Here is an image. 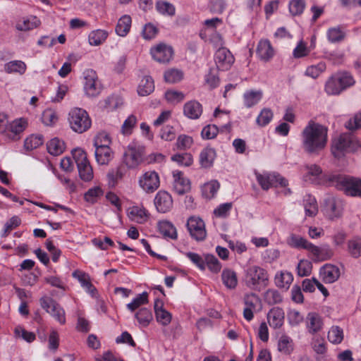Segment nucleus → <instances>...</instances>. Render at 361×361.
Listing matches in <instances>:
<instances>
[{
	"label": "nucleus",
	"instance_id": "obj_1",
	"mask_svg": "<svg viewBox=\"0 0 361 361\" xmlns=\"http://www.w3.org/2000/svg\"><path fill=\"white\" fill-rule=\"evenodd\" d=\"M327 133V128L310 121L301 134L304 151L310 154H319L326 145Z\"/></svg>",
	"mask_w": 361,
	"mask_h": 361
},
{
	"label": "nucleus",
	"instance_id": "obj_2",
	"mask_svg": "<svg viewBox=\"0 0 361 361\" xmlns=\"http://www.w3.org/2000/svg\"><path fill=\"white\" fill-rule=\"evenodd\" d=\"M324 182L329 186L344 191L351 197H357L361 190V179L346 175L329 174L324 176Z\"/></svg>",
	"mask_w": 361,
	"mask_h": 361
},
{
	"label": "nucleus",
	"instance_id": "obj_3",
	"mask_svg": "<svg viewBox=\"0 0 361 361\" xmlns=\"http://www.w3.org/2000/svg\"><path fill=\"white\" fill-rule=\"evenodd\" d=\"M360 147L361 145L355 137L343 133L332 140L331 151L335 158L340 159L348 153L357 152Z\"/></svg>",
	"mask_w": 361,
	"mask_h": 361
},
{
	"label": "nucleus",
	"instance_id": "obj_4",
	"mask_svg": "<svg viewBox=\"0 0 361 361\" xmlns=\"http://www.w3.org/2000/svg\"><path fill=\"white\" fill-rule=\"evenodd\" d=\"M243 282L250 289L260 291L267 286L269 275L263 268L256 265L250 266L245 271Z\"/></svg>",
	"mask_w": 361,
	"mask_h": 361
},
{
	"label": "nucleus",
	"instance_id": "obj_5",
	"mask_svg": "<svg viewBox=\"0 0 361 361\" xmlns=\"http://www.w3.org/2000/svg\"><path fill=\"white\" fill-rule=\"evenodd\" d=\"M71 128L75 133H82L87 131L92 125V121L87 112L78 107L71 109L68 117Z\"/></svg>",
	"mask_w": 361,
	"mask_h": 361
},
{
	"label": "nucleus",
	"instance_id": "obj_6",
	"mask_svg": "<svg viewBox=\"0 0 361 361\" xmlns=\"http://www.w3.org/2000/svg\"><path fill=\"white\" fill-rule=\"evenodd\" d=\"M39 303L42 308L60 324H66V312L64 309L52 298L43 296L39 299Z\"/></svg>",
	"mask_w": 361,
	"mask_h": 361
},
{
	"label": "nucleus",
	"instance_id": "obj_7",
	"mask_svg": "<svg viewBox=\"0 0 361 361\" xmlns=\"http://www.w3.org/2000/svg\"><path fill=\"white\" fill-rule=\"evenodd\" d=\"M83 88L85 93L88 97H97L102 90V85L99 80L97 74L93 69L89 68L84 71Z\"/></svg>",
	"mask_w": 361,
	"mask_h": 361
},
{
	"label": "nucleus",
	"instance_id": "obj_8",
	"mask_svg": "<svg viewBox=\"0 0 361 361\" xmlns=\"http://www.w3.org/2000/svg\"><path fill=\"white\" fill-rule=\"evenodd\" d=\"M144 147L135 143L130 144L123 154V162L129 169H135L144 159Z\"/></svg>",
	"mask_w": 361,
	"mask_h": 361
},
{
	"label": "nucleus",
	"instance_id": "obj_9",
	"mask_svg": "<svg viewBox=\"0 0 361 361\" xmlns=\"http://www.w3.org/2000/svg\"><path fill=\"white\" fill-rule=\"evenodd\" d=\"M187 228L191 237L197 241L204 240L207 235L204 221L199 217L190 216L187 221Z\"/></svg>",
	"mask_w": 361,
	"mask_h": 361
},
{
	"label": "nucleus",
	"instance_id": "obj_10",
	"mask_svg": "<svg viewBox=\"0 0 361 361\" xmlns=\"http://www.w3.org/2000/svg\"><path fill=\"white\" fill-rule=\"evenodd\" d=\"M256 179L263 190H268L275 183H279L281 186H286L288 180L279 174L255 172Z\"/></svg>",
	"mask_w": 361,
	"mask_h": 361
},
{
	"label": "nucleus",
	"instance_id": "obj_11",
	"mask_svg": "<svg viewBox=\"0 0 361 361\" xmlns=\"http://www.w3.org/2000/svg\"><path fill=\"white\" fill-rule=\"evenodd\" d=\"M139 185L147 193L157 190L160 185L159 176L154 171H149L142 174L139 178Z\"/></svg>",
	"mask_w": 361,
	"mask_h": 361
},
{
	"label": "nucleus",
	"instance_id": "obj_12",
	"mask_svg": "<svg viewBox=\"0 0 361 361\" xmlns=\"http://www.w3.org/2000/svg\"><path fill=\"white\" fill-rule=\"evenodd\" d=\"M214 61L217 68L221 71H226L231 68L235 59L231 52L225 47L217 49L214 55Z\"/></svg>",
	"mask_w": 361,
	"mask_h": 361
},
{
	"label": "nucleus",
	"instance_id": "obj_13",
	"mask_svg": "<svg viewBox=\"0 0 361 361\" xmlns=\"http://www.w3.org/2000/svg\"><path fill=\"white\" fill-rule=\"evenodd\" d=\"M152 58L159 63H167L173 56V49L171 47L161 43L150 49Z\"/></svg>",
	"mask_w": 361,
	"mask_h": 361
},
{
	"label": "nucleus",
	"instance_id": "obj_14",
	"mask_svg": "<svg viewBox=\"0 0 361 361\" xmlns=\"http://www.w3.org/2000/svg\"><path fill=\"white\" fill-rule=\"evenodd\" d=\"M309 252L313 259L316 261L329 260L334 255V250L326 243L322 244L321 246H317L312 243Z\"/></svg>",
	"mask_w": 361,
	"mask_h": 361
},
{
	"label": "nucleus",
	"instance_id": "obj_15",
	"mask_svg": "<svg viewBox=\"0 0 361 361\" xmlns=\"http://www.w3.org/2000/svg\"><path fill=\"white\" fill-rule=\"evenodd\" d=\"M154 202L157 210L160 213L168 212L173 207L172 197L165 190H160L157 193Z\"/></svg>",
	"mask_w": 361,
	"mask_h": 361
},
{
	"label": "nucleus",
	"instance_id": "obj_16",
	"mask_svg": "<svg viewBox=\"0 0 361 361\" xmlns=\"http://www.w3.org/2000/svg\"><path fill=\"white\" fill-rule=\"evenodd\" d=\"M244 304L243 317L247 321H251L254 317V311L260 304V299L255 293L247 294L244 298Z\"/></svg>",
	"mask_w": 361,
	"mask_h": 361
},
{
	"label": "nucleus",
	"instance_id": "obj_17",
	"mask_svg": "<svg viewBox=\"0 0 361 361\" xmlns=\"http://www.w3.org/2000/svg\"><path fill=\"white\" fill-rule=\"evenodd\" d=\"M154 310L157 322L162 326H168L172 319L171 314L164 308V302L157 298L154 302Z\"/></svg>",
	"mask_w": 361,
	"mask_h": 361
},
{
	"label": "nucleus",
	"instance_id": "obj_18",
	"mask_svg": "<svg viewBox=\"0 0 361 361\" xmlns=\"http://www.w3.org/2000/svg\"><path fill=\"white\" fill-rule=\"evenodd\" d=\"M305 322L307 332L312 335L319 332L323 329L322 318L316 312L308 313Z\"/></svg>",
	"mask_w": 361,
	"mask_h": 361
},
{
	"label": "nucleus",
	"instance_id": "obj_19",
	"mask_svg": "<svg viewBox=\"0 0 361 361\" xmlns=\"http://www.w3.org/2000/svg\"><path fill=\"white\" fill-rule=\"evenodd\" d=\"M173 189L178 195H183L190 190L189 179L183 176V173L178 170L173 171Z\"/></svg>",
	"mask_w": 361,
	"mask_h": 361
},
{
	"label": "nucleus",
	"instance_id": "obj_20",
	"mask_svg": "<svg viewBox=\"0 0 361 361\" xmlns=\"http://www.w3.org/2000/svg\"><path fill=\"white\" fill-rule=\"evenodd\" d=\"M319 275L324 283H332L338 279L340 269L335 265L326 264L320 269Z\"/></svg>",
	"mask_w": 361,
	"mask_h": 361
},
{
	"label": "nucleus",
	"instance_id": "obj_21",
	"mask_svg": "<svg viewBox=\"0 0 361 361\" xmlns=\"http://www.w3.org/2000/svg\"><path fill=\"white\" fill-rule=\"evenodd\" d=\"M263 97L262 90H247L243 94V103L245 108L251 109L257 105Z\"/></svg>",
	"mask_w": 361,
	"mask_h": 361
},
{
	"label": "nucleus",
	"instance_id": "obj_22",
	"mask_svg": "<svg viewBox=\"0 0 361 361\" xmlns=\"http://www.w3.org/2000/svg\"><path fill=\"white\" fill-rule=\"evenodd\" d=\"M284 311L279 307L271 308L267 313L268 323L274 329L281 328L284 323Z\"/></svg>",
	"mask_w": 361,
	"mask_h": 361
},
{
	"label": "nucleus",
	"instance_id": "obj_23",
	"mask_svg": "<svg viewBox=\"0 0 361 361\" xmlns=\"http://www.w3.org/2000/svg\"><path fill=\"white\" fill-rule=\"evenodd\" d=\"M202 112V105L197 100L188 101L183 106V114L190 119H198Z\"/></svg>",
	"mask_w": 361,
	"mask_h": 361
},
{
	"label": "nucleus",
	"instance_id": "obj_24",
	"mask_svg": "<svg viewBox=\"0 0 361 361\" xmlns=\"http://www.w3.org/2000/svg\"><path fill=\"white\" fill-rule=\"evenodd\" d=\"M72 276L73 278L78 280L81 286L92 297H96L97 290L90 281V278L86 273L75 270L73 272Z\"/></svg>",
	"mask_w": 361,
	"mask_h": 361
},
{
	"label": "nucleus",
	"instance_id": "obj_25",
	"mask_svg": "<svg viewBox=\"0 0 361 361\" xmlns=\"http://www.w3.org/2000/svg\"><path fill=\"white\" fill-rule=\"evenodd\" d=\"M303 180L313 184H319V177L322 175V170L321 167L317 164H306L304 166Z\"/></svg>",
	"mask_w": 361,
	"mask_h": 361
},
{
	"label": "nucleus",
	"instance_id": "obj_26",
	"mask_svg": "<svg viewBox=\"0 0 361 361\" xmlns=\"http://www.w3.org/2000/svg\"><path fill=\"white\" fill-rule=\"evenodd\" d=\"M275 51L268 39L259 41L257 48V54L260 60L267 62L274 56Z\"/></svg>",
	"mask_w": 361,
	"mask_h": 361
},
{
	"label": "nucleus",
	"instance_id": "obj_27",
	"mask_svg": "<svg viewBox=\"0 0 361 361\" xmlns=\"http://www.w3.org/2000/svg\"><path fill=\"white\" fill-rule=\"evenodd\" d=\"M287 243L291 247L298 250L303 249L308 252L312 245V243L308 241L306 238L295 233H291L289 235L287 239Z\"/></svg>",
	"mask_w": 361,
	"mask_h": 361
},
{
	"label": "nucleus",
	"instance_id": "obj_28",
	"mask_svg": "<svg viewBox=\"0 0 361 361\" xmlns=\"http://www.w3.org/2000/svg\"><path fill=\"white\" fill-rule=\"evenodd\" d=\"M39 25L40 20L36 16H30L19 20L16 27L20 31H29L37 27Z\"/></svg>",
	"mask_w": 361,
	"mask_h": 361
},
{
	"label": "nucleus",
	"instance_id": "obj_29",
	"mask_svg": "<svg viewBox=\"0 0 361 361\" xmlns=\"http://www.w3.org/2000/svg\"><path fill=\"white\" fill-rule=\"evenodd\" d=\"M27 69V66L23 61L13 60L7 62L4 66V70L8 74L23 75Z\"/></svg>",
	"mask_w": 361,
	"mask_h": 361
},
{
	"label": "nucleus",
	"instance_id": "obj_30",
	"mask_svg": "<svg viewBox=\"0 0 361 361\" xmlns=\"http://www.w3.org/2000/svg\"><path fill=\"white\" fill-rule=\"evenodd\" d=\"M216 158V151L212 147L203 149L200 154V163L202 167L210 168Z\"/></svg>",
	"mask_w": 361,
	"mask_h": 361
},
{
	"label": "nucleus",
	"instance_id": "obj_31",
	"mask_svg": "<svg viewBox=\"0 0 361 361\" xmlns=\"http://www.w3.org/2000/svg\"><path fill=\"white\" fill-rule=\"evenodd\" d=\"M221 280L224 285L230 290L235 289L238 285V277L235 271L231 269H224L221 274Z\"/></svg>",
	"mask_w": 361,
	"mask_h": 361
},
{
	"label": "nucleus",
	"instance_id": "obj_32",
	"mask_svg": "<svg viewBox=\"0 0 361 361\" xmlns=\"http://www.w3.org/2000/svg\"><path fill=\"white\" fill-rule=\"evenodd\" d=\"M128 216L136 223L144 224L148 219L149 213L145 208L135 206L130 208Z\"/></svg>",
	"mask_w": 361,
	"mask_h": 361
},
{
	"label": "nucleus",
	"instance_id": "obj_33",
	"mask_svg": "<svg viewBox=\"0 0 361 361\" xmlns=\"http://www.w3.org/2000/svg\"><path fill=\"white\" fill-rule=\"evenodd\" d=\"M95 158L100 165L107 164L113 158L109 147H95Z\"/></svg>",
	"mask_w": 361,
	"mask_h": 361
},
{
	"label": "nucleus",
	"instance_id": "obj_34",
	"mask_svg": "<svg viewBox=\"0 0 361 361\" xmlns=\"http://www.w3.org/2000/svg\"><path fill=\"white\" fill-rule=\"evenodd\" d=\"M132 20L130 16L124 15L121 16L116 26V32L121 37H125L130 30Z\"/></svg>",
	"mask_w": 361,
	"mask_h": 361
},
{
	"label": "nucleus",
	"instance_id": "obj_35",
	"mask_svg": "<svg viewBox=\"0 0 361 361\" xmlns=\"http://www.w3.org/2000/svg\"><path fill=\"white\" fill-rule=\"evenodd\" d=\"M303 204L306 216H314L318 212V206L315 197L307 194L303 198Z\"/></svg>",
	"mask_w": 361,
	"mask_h": 361
},
{
	"label": "nucleus",
	"instance_id": "obj_36",
	"mask_svg": "<svg viewBox=\"0 0 361 361\" xmlns=\"http://www.w3.org/2000/svg\"><path fill=\"white\" fill-rule=\"evenodd\" d=\"M293 281V274L286 271L277 273L274 278L276 286L281 288H288Z\"/></svg>",
	"mask_w": 361,
	"mask_h": 361
},
{
	"label": "nucleus",
	"instance_id": "obj_37",
	"mask_svg": "<svg viewBox=\"0 0 361 361\" xmlns=\"http://www.w3.org/2000/svg\"><path fill=\"white\" fill-rule=\"evenodd\" d=\"M154 90V80L152 77L147 75L141 80L137 87V93L140 96H147L151 94Z\"/></svg>",
	"mask_w": 361,
	"mask_h": 361
},
{
	"label": "nucleus",
	"instance_id": "obj_38",
	"mask_svg": "<svg viewBox=\"0 0 361 361\" xmlns=\"http://www.w3.org/2000/svg\"><path fill=\"white\" fill-rule=\"evenodd\" d=\"M347 250L349 255L353 258L361 257V238L353 237L348 240Z\"/></svg>",
	"mask_w": 361,
	"mask_h": 361
},
{
	"label": "nucleus",
	"instance_id": "obj_39",
	"mask_svg": "<svg viewBox=\"0 0 361 361\" xmlns=\"http://www.w3.org/2000/svg\"><path fill=\"white\" fill-rule=\"evenodd\" d=\"M108 32L104 30L97 29L90 32L88 41L92 46L102 44L107 38Z\"/></svg>",
	"mask_w": 361,
	"mask_h": 361
},
{
	"label": "nucleus",
	"instance_id": "obj_40",
	"mask_svg": "<svg viewBox=\"0 0 361 361\" xmlns=\"http://www.w3.org/2000/svg\"><path fill=\"white\" fill-rule=\"evenodd\" d=\"M159 232L166 238L176 239L177 238L176 229L173 225L167 221H159L158 224Z\"/></svg>",
	"mask_w": 361,
	"mask_h": 361
},
{
	"label": "nucleus",
	"instance_id": "obj_41",
	"mask_svg": "<svg viewBox=\"0 0 361 361\" xmlns=\"http://www.w3.org/2000/svg\"><path fill=\"white\" fill-rule=\"evenodd\" d=\"M48 152L54 156H58L65 149V143L57 137L51 139L47 145Z\"/></svg>",
	"mask_w": 361,
	"mask_h": 361
},
{
	"label": "nucleus",
	"instance_id": "obj_42",
	"mask_svg": "<svg viewBox=\"0 0 361 361\" xmlns=\"http://www.w3.org/2000/svg\"><path fill=\"white\" fill-rule=\"evenodd\" d=\"M326 36L331 43H336L344 39L345 33L340 26H336L329 28Z\"/></svg>",
	"mask_w": 361,
	"mask_h": 361
},
{
	"label": "nucleus",
	"instance_id": "obj_43",
	"mask_svg": "<svg viewBox=\"0 0 361 361\" xmlns=\"http://www.w3.org/2000/svg\"><path fill=\"white\" fill-rule=\"evenodd\" d=\"M135 317L143 327L147 326L153 319L152 312L146 307L140 308L135 314Z\"/></svg>",
	"mask_w": 361,
	"mask_h": 361
},
{
	"label": "nucleus",
	"instance_id": "obj_44",
	"mask_svg": "<svg viewBox=\"0 0 361 361\" xmlns=\"http://www.w3.org/2000/svg\"><path fill=\"white\" fill-rule=\"evenodd\" d=\"M343 90L338 78L331 77L326 82L325 91L328 94H338Z\"/></svg>",
	"mask_w": 361,
	"mask_h": 361
},
{
	"label": "nucleus",
	"instance_id": "obj_45",
	"mask_svg": "<svg viewBox=\"0 0 361 361\" xmlns=\"http://www.w3.org/2000/svg\"><path fill=\"white\" fill-rule=\"evenodd\" d=\"M220 187L219 183L213 180L205 184L202 188V195L207 199H211L214 197Z\"/></svg>",
	"mask_w": 361,
	"mask_h": 361
},
{
	"label": "nucleus",
	"instance_id": "obj_46",
	"mask_svg": "<svg viewBox=\"0 0 361 361\" xmlns=\"http://www.w3.org/2000/svg\"><path fill=\"white\" fill-rule=\"evenodd\" d=\"M326 69L325 62L320 61L317 64L311 65L307 67L305 71V75L312 78H317Z\"/></svg>",
	"mask_w": 361,
	"mask_h": 361
},
{
	"label": "nucleus",
	"instance_id": "obj_47",
	"mask_svg": "<svg viewBox=\"0 0 361 361\" xmlns=\"http://www.w3.org/2000/svg\"><path fill=\"white\" fill-rule=\"evenodd\" d=\"M147 303H148V293L145 291L137 295L136 297L133 299L132 302L127 304L126 307L129 311L133 312L140 306Z\"/></svg>",
	"mask_w": 361,
	"mask_h": 361
},
{
	"label": "nucleus",
	"instance_id": "obj_48",
	"mask_svg": "<svg viewBox=\"0 0 361 361\" xmlns=\"http://www.w3.org/2000/svg\"><path fill=\"white\" fill-rule=\"evenodd\" d=\"M327 338L330 343L339 344L344 338L343 331L338 326H333L328 331Z\"/></svg>",
	"mask_w": 361,
	"mask_h": 361
},
{
	"label": "nucleus",
	"instance_id": "obj_49",
	"mask_svg": "<svg viewBox=\"0 0 361 361\" xmlns=\"http://www.w3.org/2000/svg\"><path fill=\"white\" fill-rule=\"evenodd\" d=\"M278 350L283 354H290L293 350V340L287 335H281L278 342Z\"/></svg>",
	"mask_w": 361,
	"mask_h": 361
},
{
	"label": "nucleus",
	"instance_id": "obj_50",
	"mask_svg": "<svg viewBox=\"0 0 361 361\" xmlns=\"http://www.w3.org/2000/svg\"><path fill=\"white\" fill-rule=\"evenodd\" d=\"M26 126L27 121L25 119H16L8 124L7 132L13 133L12 139H16V137L21 133L25 129Z\"/></svg>",
	"mask_w": 361,
	"mask_h": 361
},
{
	"label": "nucleus",
	"instance_id": "obj_51",
	"mask_svg": "<svg viewBox=\"0 0 361 361\" xmlns=\"http://www.w3.org/2000/svg\"><path fill=\"white\" fill-rule=\"evenodd\" d=\"M44 142L43 136L41 135H31L24 142V148L27 151H32Z\"/></svg>",
	"mask_w": 361,
	"mask_h": 361
},
{
	"label": "nucleus",
	"instance_id": "obj_52",
	"mask_svg": "<svg viewBox=\"0 0 361 361\" xmlns=\"http://www.w3.org/2000/svg\"><path fill=\"white\" fill-rule=\"evenodd\" d=\"M204 264L205 267L209 269L210 271L214 274L219 273L221 269V264L218 259L213 255H204Z\"/></svg>",
	"mask_w": 361,
	"mask_h": 361
},
{
	"label": "nucleus",
	"instance_id": "obj_53",
	"mask_svg": "<svg viewBox=\"0 0 361 361\" xmlns=\"http://www.w3.org/2000/svg\"><path fill=\"white\" fill-rule=\"evenodd\" d=\"M104 191L99 186H94L90 188L84 195V200L90 203L94 204L97 202L98 199L103 195Z\"/></svg>",
	"mask_w": 361,
	"mask_h": 361
},
{
	"label": "nucleus",
	"instance_id": "obj_54",
	"mask_svg": "<svg viewBox=\"0 0 361 361\" xmlns=\"http://www.w3.org/2000/svg\"><path fill=\"white\" fill-rule=\"evenodd\" d=\"M77 166L80 178L83 181L89 182L92 180L94 177L93 170L89 161Z\"/></svg>",
	"mask_w": 361,
	"mask_h": 361
},
{
	"label": "nucleus",
	"instance_id": "obj_55",
	"mask_svg": "<svg viewBox=\"0 0 361 361\" xmlns=\"http://www.w3.org/2000/svg\"><path fill=\"white\" fill-rule=\"evenodd\" d=\"M164 76L166 82L176 83L183 78V73L179 69L171 68L165 71Z\"/></svg>",
	"mask_w": 361,
	"mask_h": 361
},
{
	"label": "nucleus",
	"instance_id": "obj_56",
	"mask_svg": "<svg viewBox=\"0 0 361 361\" xmlns=\"http://www.w3.org/2000/svg\"><path fill=\"white\" fill-rule=\"evenodd\" d=\"M155 7L157 11L161 15L173 16L176 12L174 6L172 4L164 1H157Z\"/></svg>",
	"mask_w": 361,
	"mask_h": 361
},
{
	"label": "nucleus",
	"instance_id": "obj_57",
	"mask_svg": "<svg viewBox=\"0 0 361 361\" xmlns=\"http://www.w3.org/2000/svg\"><path fill=\"white\" fill-rule=\"evenodd\" d=\"M273 116V112L269 108H264L257 117L256 122L260 126H265L272 120Z\"/></svg>",
	"mask_w": 361,
	"mask_h": 361
},
{
	"label": "nucleus",
	"instance_id": "obj_58",
	"mask_svg": "<svg viewBox=\"0 0 361 361\" xmlns=\"http://www.w3.org/2000/svg\"><path fill=\"white\" fill-rule=\"evenodd\" d=\"M126 173L123 167L118 166L112 169L107 173V178L110 184L114 185L118 180H121Z\"/></svg>",
	"mask_w": 361,
	"mask_h": 361
},
{
	"label": "nucleus",
	"instance_id": "obj_59",
	"mask_svg": "<svg viewBox=\"0 0 361 361\" xmlns=\"http://www.w3.org/2000/svg\"><path fill=\"white\" fill-rule=\"evenodd\" d=\"M171 160L182 166H189L193 162L192 156L190 153L175 154L171 157Z\"/></svg>",
	"mask_w": 361,
	"mask_h": 361
},
{
	"label": "nucleus",
	"instance_id": "obj_60",
	"mask_svg": "<svg viewBox=\"0 0 361 361\" xmlns=\"http://www.w3.org/2000/svg\"><path fill=\"white\" fill-rule=\"evenodd\" d=\"M264 300L269 305H275L282 301V297L278 290L269 289L264 293Z\"/></svg>",
	"mask_w": 361,
	"mask_h": 361
},
{
	"label": "nucleus",
	"instance_id": "obj_61",
	"mask_svg": "<svg viewBox=\"0 0 361 361\" xmlns=\"http://www.w3.org/2000/svg\"><path fill=\"white\" fill-rule=\"evenodd\" d=\"M165 98L168 102L176 104L184 99L185 94L180 91L168 90L165 93Z\"/></svg>",
	"mask_w": 361,
	"mask_h": 361
},
{
	"label": "nucleus",
	"instance_id": "obj_62",
	"mask_svg": "<svg viewBox=\"0 0 361 361\" xmlns=\"http://www.w3.org/2000/svg\"><path fill=\"white\" fill-rule=\"evenodd\" d=\"M305 7L304 0H291L289 2V11L293 16H298L302 13Z\"/></svg>",
	"mask_w": 361,
	"mask_h": 361
},
{
	"label": "nucleus",
	"instance_id": "obj_63",
	"mask_svg": "<svg viewBox=\"0 0 361 361\" xmlns=\"http://www.w3.org/2000/svg\"><path fill=\"white\" fill-rule=\"evenodd\" d=\"M312 263L307 259H302L299 262L297 267V273L300 276H309L312 271Z\"/></svg>",
	"mask_w": 361,
	"mask_h": 361
},
{
	"label": "nucleus",
	"instance_id": "obj_64",
	"mask_svg": "<svg viewBox=\"0 0 361 361\" xmlns=\"http://www.w3.org/2000/svg\"><path fill=\"white\" fill-rule=\"evenodd\" d=\"M218 133V127L216 125L209 124L202 128L201 135L204 140H211L216 137Z\"/></svg>",
	"mask_w": 361,
	"mask_h": 361
}]
</instances>
